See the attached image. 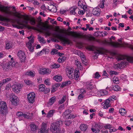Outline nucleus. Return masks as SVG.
Masks as SVG:
<instances>
[{"label":"nucleus","mask_w":133,"mask_h":133,"mask_svg":"<svg viewBox=\"0 0 133 133\" xmlns=\"http://www.w3.org/2000/svg\"><path fill=\"white\" fill-rule=\"evenodd\" d=\"M114 67V68L116 69H118V68H121V65L120 64H114L113 66Z\"/></svg>","instance_id":"43"},{"label":"nucleus","mask_w":133,"mask_h":133,"mask_svg":"<svg viewBox=\"0 0 133 133\" xmlns=\"http://www.w3.org/2000/svg\"><path fill=\"white\" fill-rule=\"evenodd\" d=\"M22 87L21 84H18L12 85V88L13 91L16 93H18L21 90Z\"/></svg>","instance_id":"10"},{"label":"nucleus","mask_w":133,"mask_h":133,"mask_svg":"<svg viewBox=\"0 0 133 133\" xmlns=\"http://www.w3.org/2000/svg\"><path fill=\"white\" fill-rule=\"evenodd\" d=\"M100 76L99 73L98 72H96L95 74L94 78H95L98 79L99 77Z\"/></svg>","instance_id":"50"},{"label":"nucleus","mask_w":133,"mask_h":133,"mask_svg":"<svg viewBox=\"0 0 133 133\" xmlns=\"http://www.w3.org/2000/svg\"><path fill=\"white\" fill-rule=\"evenodd\" d=\"M38 41L41 43H46V41L44 40V38L42 37L41 36H38Z\"/></svg>","instance_id":"30"},{"label":"nucleus","mask_w":133,"mask_h":133,"mask_svg":"<svg viewBox=\"0 0 133 133\" xmlns=\"http://www.w3.org/2000/svg\"><path fill=\"white\" fill-rule=\"evenodd\" d=\"M35 94L32 92L30 93L27 95V98L29 102L30 103H33L35 101Z\"/></svg>","instance_id":"11"},{"label":"nucleus","mask_w":133,"mask_h":133,"mask_svg":"<svg viewBox=\"0 0 133 133\" xmlns=\"http://www.w3.org/2000/svg\"><path fill=\"white\" fill-rule=\"evenodd\" d=\"M104 0H103L100 3V4H99V6L101 8H103L104 7Z\"/></svg>","instance_id":"46"},{"label":"nucleus","mask_w":133,"mask_h":133,"mask_svg":"<svg viewBox=\"0 0 133 133\" xmlns=\"http://www.w3.org/2000/svg\"><path fill=\"white\" fill-rule=\"evenodd\" d=\"M95 128L97 130V132H99L100 131V129L102 128V126L100 124H96L95 126Z\"/></svg>","instance_id":"26"},{"label":"nucleus","mask_w":133,"mask_h":133,"mask_svg":"<svg viewBox=\"0 0 133 133\" xmlns=\"http://www.w3.org/2000/svg\"><path fill=\"white\" fill-rule=\"evenodd\" d=\"M111 127V125L110 124H108L107 125H106L104 126V128L105 129H110Z\"/></svg>","instance_id":"62"},{"label":"nucleus","mask_w":133,"mask_h":133,"mask_svg":"<svg viewBox=\"0 0 133 133\" xmlns=\"http://www.w3.org/2000/svg\"><path fill=\"white\" fill-rule=\"evenodd\" d=\"M109 132H115L116 131V130L113 127H110V128L109 129Z\"/></svg>","instance_id":"58"},{"label":"nucleus","mask_w":133,"mask_h":133,"mask_svg":"<svg viewBox=\"0 0 133 133\" xmlns=\"http://www.w3.org/2000/svg\"><path fill=\"white\" fill-rule=\"evenodd\" d=\"M16 21L17 22V23L19 25L23 26L27 28L28 29H32L33 30H36V28L34 27L30 26L29 25L24 24L23 23H20L19 19H17Z\"/></svg>","instance_id":"13"},{"label":"nucleus","mask_w":133,"mask_h":133,"mask_svg":"<svg viewBox=\"0 0 133 133\" xmlns=\"http://www.w3.org/2000/svg\"><path fill=\"white\" fill-rule=\"evenodd\" d=\"M66 100V96H64L62 98L61 100H59V102L60 104H62Z\"/></svg>","instance_id":"41"},{"label":"nucleus","mask_w":133,"mask_h":133,"mask_svg":"<svg viewBox=\"0 0 133 133\" xmlns=\"http://www.w3.org/2000/svg\"><path fill=\"white\" fill-rule=\"evenodd\" d=\"M116 59L118 61L123 60L120 63L121 67L127 65L128 63V61L131 63H133V57H129L127 58L124 56L119 55L117 57Z\"/></svg>","instance_id":"2"},{"label":"nucleus","mask_w":133,"mask_h":133,"mask_svg":"<svg viewBox=\"0 0 133 133\" xmlns=\"http://www.w3.org/2000/svg\"><path fill=\"white\" fill-rule=\"evenodd\" d=\"M112 88L115 91H118L120 90L119 87L117 85H115L113 86Z\"/></svg>","instance_id":"38"},{"label":"nucleus","mask_w":133,"mask_h":133,"mask_svg":"<svg viewBox=\"0 0 133 133\" xmlns=\"http://www.w3.org/2000/svg\"><path fill=\"white\" fill-rule=\"evenodd\" d=\"M26 74L32 77H34L35 76L34 73L31 71L26 72Z\"/></svg>","instance_id":"45"},{"label":"nucleus","mask_w":133,"mask_h":133,"mask_svg":"<svg viewBox=\"0 0 133 133\" xmlns=\"http://www.w3.org/2000/svg\"><path fill=\"white\" fill-rule=\"evenodd\" d=\"M83 2L82 1L79 0L78 2V5L80 8H82V6H83Z\"/></svg>","instance_id":"49"},{"label":"nucleus","mask_w":133,"mask_h":133,"mask_svg":"<svg viewBox=\"0 0 133 133\" xmlns=\"http://www.w3.org/2000/svg\"><path fill=\"white\" fill-rule=\"evenodd\" d=\"M100 11L101 10L99 8H94L92 10V14L93 15L97 16L100 15Z\"/></svg>","instance_id":"16"},{"label":"nucleus","mask_w":133,"mask_h":133,"mask_svg":"<svg viewBox=\"0 0 133 133\" xmlns=\"http://www.w3.org/2000/svg\"><path fill=\"white\" fill-rule=\"evenodd\" d=\"M74 69L70 68H68L66 70L67 75L70 79L73 78V76L71 74L73 73Z\"/></svg>","instance_id":"15"},{"label":"nucleus","mask_w":133,"mask_h":133,"mask_svg":"<svg viewBox=\"0 0 133 133\" xmlns=\"http://www.w3.org/2000/svg\"><path fill=\"white\" fill-rule=\"evenodd\" d=\"M49 79H45L44 81L45 84L47 85H50V83L49 82Z\"/></svg>","instance_id":"57"},{"label":"nucleus","mask_w":133,"mask_h":133,"mask_svg":"<svg viewBox=\"0 0 133 133\" xmlns=\"http://www.w3.org/2000/svg\"><path fill=\"white\" fill-rule=\"evenodd\" d=\"M115 40V37L112 36L110 38V42L105 41V43L106 44L111 45L114 47H120L121 45V44L118 42H114L112 41V39Z\"/></svg>","instance_id":"7"},{"label":"nucleus","mask_w":133,"mask_h":133,"mask_svg":"<svg viewBox=\"0 0 133 133\" xmlns=\"http://www.w3.org/2000/svg\"><path fill=\"white\" fill-rule=\"evenodd\" d=\"M113 82L116 84H117L119 83L118 78L116 77H114L113 78Z\"/></svg>","instance_id":"42"},{"label":"nucleus","mask_w":133,"mask_h":133,"mask_svg":"<svg viewBox=\"0 0 133 133\" xmlns=\"http://www.w3.org/2000/svg\"><path fill=\"white\" fill-rule=\"evenodd\" d=\"M56 97L55 96L49 99V103L48 104V106L52 105L56 101Z\"/></svg>","instance_id":"23"},{"label":"nucleus","mask_w":133,"mask_h":133,"mask_svg":"<svg viewBox=\"0 0 133 133\" xmlns=\"http://www.w3.org/2000/svg\"><path fill=\"white\" fill-rule=\"evenodd\" d=\"M11 79L9 77L3 80L2 82L3 84L4 83H6L7 82L11 81Z\"/></svg>","instance_id":"37"},{"label":"nucleus","mask_w":133,"mask_h":133,"mask_svg":"<svg viewBox=\"0 0 133 133\" xmlns=\"http://www.w3.org/2000/svg\"><path fill=\"white\" fill-rule=\"evenodd\" d=\"M23 16L24 20L22 21V22L26 24H27L28 23L30 18L28 16V15H23Z\"/></svg>","instance_id":"22"},{"label":"nucleus","mask_w":133,"mask_h":133,"mask_svg":"<svg viewBox=\"0 0 133 133\" xmlns=\"http://www.w3.org/2000/svg\"><path fill=\"white\" fill-rule=\"evenodd\" d=\"M109 98V99H110V101H112L113 99L116 100L117 99V97L116 96L113 95L110 97Z\"/></svg>","instance_id":"51"},{"label":"nucleus","mask_w":133,"mask_h":133,"mask_svg":"<svg viewBox=\"0 0 133 133\" xmlns=\"http://www.w3.org/2000/svg\"><path fill=\"white\" fill-rule=\"evenodd\" d=\"M15 63L14 61H12L2 65V68L4 71H8L11 68L15 66Z\"/></svg>","instance_id":"6"},{"label":"nucleus","mask_w":133,"mask_h":133,"mask_svg":"<svg viewBox=\"0 0 133 133\" xmlns=\"http://www.w3.org/2000/svg\"><path fill=\"white\" fill-rule=\"evenodd\" d=\"M66 58L64 56H61L58 60V61L59 62H64L66 59Z\"/></svg>","instance_id":"33"},{"label":"nucleus","mask_w":133,"mask_h":133,"mask_svg":"<svg viewBox=\"0 0 133 133\" xmlns=\"http://www.w3.org/2000/svg\"><path fill=\"white\" fill-rule=\"evenodd\" d=\"M53 79L57 82H60L61 81L62 78L61 76L57 75L54 77Z\"/></svg>","instance_id":"25"},{"label":"nucleus","mask_w":133,"mask_h":133,"mask_svg":"<svg viewBox=\"0 0 133 133\" xmlns=\"http://www.w3.org/2000/svg\"><path fill=\"white\" fill-rule=\"evenodd\" d=\"M109 73L110 75H112L113 74L117 75L118 74V73L117 72L114 71H111Z\"/></svg>","instance_id":"47"},{"label":"nucleus","mask_w":133,"mask_h":133,"mask_svg":"<svg viewBox=\"0 0 133 133\" xmlns=\"http://www.w3.org/2000/svg\"><path fill=\"white\" fill-rule=\"evenodd\" d=\"M57 50L56 49H53L51 51V53L53 54H56V53H57Z\"/></svg>","instance_id":"59"},{"label":"nucleus","mask_w":133,"mask_h":133,"mask_svg":"<svg viewBox=\"0 0 133 133\" xmlns=\"http://www.w3.org/2000/svg\"><path fill=\"white\" fill-rule=\"evenodd\" d=\"M101 53V52L99 50H97L94 52V54L96 55L95 56L97 57L99 54H100Z\"/></svg>","instance_id":"52"},{"label":"nucleus","mask_w":133,"mask_h":133,"mask_svg":"<svg viewBox=\"0 0 133 133\" xmlns=\"http://www.w3.org/2000/svg\"><path fill=\"white\" fill-rule=\"evenodd\" d=\"M85 11L84 10H81L78 11V13L79 15H83L85 13Z\"/></svg>","instance_id":"60"},{"label":"nucleus","mask_w":133,"mask_h":133,"mask_svg":"<svg viewBox=\"0 0 133 133\" xmlns=\"http://www.w3.org/2000/svg\"><path fill=\"white\" fill-rule=\"evenodd\" d=\"M87 87L88 89H91L94 88L92 83L88 82L87 83Z\"/></svg>","instance_id":"29"},{"label":"nucleus","mask_w":133,"mask_h":133,"mask_svg":"<svg viewBox=\"0 0 133 133\" xmlns=\"http://www.w3.org/2000/svg\"><path fill=\"white\" fill-rule=\"evenodd\" d=\"M29 114H30L29 113H27V114H23V117H24L25 118H27V119H31L32 117L29 116Z\"/></svg>","instance_id":"39"},{"label":"nucleus","mask_w":133,"mask_h":133,"mask_svg":"<svg viewBox=\"0 0 133 133\" xmlns=\"http://www.w3.org/2000/svg\"><path fill=\"white\" fill-rule=\"evenodd\" d=\"M70 110H69L68 109L65 111L64 112V114L65 115H68L70 114Z\"/></svg>","instance_id":"56"},{"label":"nucleus","mask_w":133,"mask_h":133,"mask_svg":"<svg viewBox=\"0 0 133 133\" xmlns=\"http://www.w3.org/2000/svg\"><path fill=\"white\" fill-rule=\"evenodd\" d=\"M119 112L121 115L123 116L125 115L127 112L125 109L123 108H122L119 109Z\"/></svg>","instance_id":"32"},{"label":"nucleus","mask_w":133,"mask_h":133,"mask_svg":"<svg viewBox=\"0 0 133 133\" xmlns=\"http://www.w3.org/2000/svg\"><path fill=\"white\" fill-rule=\"evenodd\" d=\"M60 66L59 64L56 63H55L51 65V68L52 69L57 68H59Z\"/></svg>","instance_id":"40"},{"label":"nucleus","mask_w":133,"mask_h":133,"mask_svg":"<svg viewBox=\"0 0 133 133\" xmlns=\"http://www.w3.org/2000/svg\"><path fill=\"white\" fill-rule=\"evenodd\" d=\"M57 88L55 87V86L54 85L52 87V88L51 90L52 92H54L56 91V89Z\"/></svg>","instance_id":"61"},{"label":"nucleus","mask_w":133,"mask_h":133,"mask_svg":"<svg viewBox=\"0 0 133 133\" xmlns=\"http://www.w3.org/2000/svg\"><path fill=\"white\" fill-rule=\"evenodd\" d=\"M29 21V23L32 25H34L36 24L35 20L34 18H30Z\"/></svg>","instance_id":"34"},{"label":"nucleus","mask_w":133,"mask_h":133,"mask_svg":"<svg viewBox=\"0 0 133 133\" xmlns=\"http://www.w3.org/2000/svg\"><path fill=\"white\" fill-rule=\"evenodd\" d=\"M45 88V85L43 84L39 85V91L41 92H43Z\"/></svg>","instance_id":"31"},{"label":"nucleus","mask_w":133,"mask_h":133,"mask_svg":"<svg viewBox=\"0 0 133 133\" xmlns=\"http://www.w3.org/2000/svg\"><path fill=\"white\" fill-rule=\"evenodd\" d=\"M80 57L81 59L82 60H85V56L83 55V53H81Z\"/></svg>","instance_id":"53"},{"label":"nucleus","mask_w":133,"mask_h":133,"mask_svg":"<svg viewBox=\"0 0 133 133\" xmlns=\"http://www.w3.org/2000/svg\"><path fill=\"white\" fill-rule=\"evenodd\" d=\"M28 38L29 39V42L26 44L28 48L29 51H33L34 50V46L32 45L34 42V39L31 36L28 37Z\"/></svg>","instance_id":"8"},{"label":"nucleus","mask_w":133,"mask_h":133,"mask_svg":"<svg viewBox=\"0 0 133 133\" xmlns=\"http://www.w3.org/2000/svg\"><path fill=\"white\" fill-rule=\"evenodd\" d=\"M50 6L52 8L51 9L49 10L50 11L54 12H56V8L55 6L53 5H51Z\"/></svg>","instance_id":"35"},{"label":"nucleus","mask_w":133,"mask_h":133,"mask_svg":"<svg viewBox=\"0 0 133 133\" xmlns=\"http://www.w3.org/2000/svg\"><path fill=\"white\" fill-rule=\"evenodd\" d=\"M12 47L11 44L9 43H8L6 44V49H8Z\"/></svg>","instance_id":"48"},{"label":"nucleus","mask_w":133,"mask_h":133,"mask_svg":"<svg viewBox=\"0 0 133 133\" xmlns=\"http://www.w3.org/2000/svg\"><path fill=\"white\" fill-rule=\"evenodd\" d=\"M77 7L75 6H74L71 8L69 9V10H70V12L71 14L75 15L76 14L75 11L77 8Z\"/></svg>","instance_id":"24"},{"label":"nucleus","mask_w":133,"mask_h":133,"mask_svg":"<svg viewBox=\"0 0 133 133\" xmlns=\"http://www.w3.org/2000/svg\"><path fill=\"white\" fill-rule=\"evenodd\" d=\"M37 26L39 29V30H43L45 31V33L51 34V33L48 29V27L44 25H42L39 24L37 25Z\"/></svg>","instance_id":"9"},{"label":"nucleus","mask_w":133,"mask_h":133,"mask_svg":"<svg viewBox=\"0 0 133 133\" xmlns=\"http://www.w3.org/2000/svg\"><path fill=\"white\" fill-rule=\"evenodd\" d=\"M46 124L45 123H43L41 128L38 131L39 133H47V131H46Z\"/></svg>","instance_id":"17"},{"label":"nucleus","mask_w":133,"mask_h":133,"mask_svg":"<svg viewBox=\"0 0 133 133\" xmlns=\"http://www.w3.org/2000/svg\"><path fill=\"white\" fill-rule=\"evenodd\" d=\"M17 55L21 62H25L26 57L23 51L21 50L19 51L17 54Z\"/></svg>","instance_id":"12"},{"label":"nucleus","mask_w":133,"mask_h":133,"mask_svg":"<svg viewBox=\"0 0 133 133\" xmlns=\"http://www.w3.org/2000/svg\"><path fill=\"white\" fill-rule=\"evenodd\" d=\"M70 81H66L65 82H63L61 85V87H63L66 85H68L70 84Z\"/></svg>","instance_id":"36"},{"label":"nucleus","mask_w":133,"mask_h":133,"mask_svg":"<svg viewBox=\"0 0 133 133\" xmlns=\"http://www.w3.org/2000/svg\"><path fill=\"white\" fill-rule=\"evenodd\" d=\"M101 95H106L108 94V92L106 90H103L101 91Z\"/></svg>","instance_id":"44"},{"label":"nucleus","mask_w":133,"mask_h":133,"mask_svg":"<svg viewBox=\"0 0 133 133\" xmlns=\"http://www.w3.org/2000/svg\"><path fill=\"white\" fill-rule=\"evenodd\" d=\"M52 35L55 37L59 39L63 44L67 43L69 44L70 43V41L66 38H63V35L60 34L55 32L53 33Z\"/></svg>","instance_id":"4"},{"label":"nucleus","mask_w":133,"mask_h":133,"mask_svg":"<svg viewBox=\"0 0 133 133\" xmlns=\"http://www.w3.org/2000/svg\"><path fill=\"white\" fill-rule=\"evenodd\" d=\"M80 73L79 71L76 70H75L74 74L73 75V78H74L76 80H78V78L79 77Z\"/></svg>","instance_id":"20"},{"label":"nucleus","mask_w":133,"mask_h":133,"mask_svg":"<svg viewBox=\"0 0 133 133\" xmlns=\"http://www.w3.org/2000/svg\"><path fill=\"white\" fill-rule=\"evenodd\" d=\"M23 113L21 112H17V115L19 117H23Z\"/></svg>","instance_id":"55"},{"label":"nucleus","mask_w":133,"mask_h":133,"mask_svg":"<svg viewBox=\"0 0 133 133\" xmlns=\"http://www.w3.org/2000/svg\"><path fill=\"white\" fill-rule=\"evenodd\" d=\"M7 109V106L6 103L4 101H2L0 103V111H3V110H5Z\"/></svg>","instance_id":"14"},{"label":"nucleus","mask_w":133,"mask_h":133,"mask_svg":"<svg viewBox=\"0 0 133 133\" xmlns=\"http://www.w3.org/2000/svg\"><path fill=\"white\" fill-rule=\"evenodd\" d=\"M50 91V89L49 88H45L44 90L43 91V92L45 94L48 93Z\"/></svg>","instance_id":"54"},{"label":"nucleus","mask_w":133,"mask_h":133,"mask_svg":"<svg viewBox=\"0 0 133 133\" xmlns=\"http://www.w3.org/2000/svg\"><path fill=\"white\" fill-rule=\"evenodd\" d=\"M110 99H109V98L105 100L103 107V108L104 109H107L109 107H110L111 104L110 103Z\"/></svg>","instance_id":"19"},{"label":"nucleus","mask_w":133,"mask_h":133,"mask_svg":"<svg viewBox=\"0 0 133 133\" xmlns=\"http://www.w3.org/2000/svg\"><path fill=\"white\" fill-rule=\"evenodd\" d=\"M55 112V110H50L48 113L46 117L48 118L52 117Z\"/></svg>","instance_id":"27"},{"label":"nucleus","mask_w":133,"mask_h":133,"mask_svg":"<svg viewBox=\"0 0 133 133\" xmlns=\"http://www.w3.org/2000/svg\"><path fill=\"white\" fill-rule=\"evenodd\" d=\"M103 75L106 76L107 77H108V74H107L106 71L105 70L103 71Z\"/></svg>","instance_id":"63"},{"label":"nucleus","mask_w":133,"mask_h":133,"mask_svg":"<svg viewBox=\"0 0 133 133\" xmlns=\"http://www.w3.org/2000/svg\"><path fill=\"white\" fill-rule=\"evenodd\" d=\"M10 7L8 6H5L0 4V10L8 15V17L13 15L14 16L19 19H20L21 18L20 16V14L17 11L15 12H12L10 10Z\"/></svg>","instance_id":"1"},{"label":"nucleus","mask_w":133,"mask_h":133,"mask_svg":"<svg viewBox=\"0 0 133 133\" xmlns=\"http://www.w3.org/2000/svg\"><path fill=\"white\" fill-rule=\"evenodd\" d=\"M9 96L10 100L12 104L15 106H16L19 102L18 97L12 93L9 95Z\"/></svg>","instance_id":"5"},{"label":"nucleus","mask_w":133,"mask_h":133,"mask_svg":"<svg viewBox=\"0 0 133 133\" xmlns=\"http://www.w3.org/2000/svg\"><path fill=\"white\" fill-rule=\"evenodd\" d=\"M12 26L14 28H17L18 29H19L21 28L20 26H18L16 24H13Z\"/></svg>","instance_id":"64"},{"label":"nucleus","mask_w":133,"mask_h":133,"mask_svg":"<svg viewBox=\"0 0 133 133\" xmlns=\"http://www.w3.org/2000/svg\"><path fill=\"white\" fill-rule=\"evenodd\" d=\"M50 72V71H49V69L43 68L41 69L39 73L41 74L44 75L45 74H49Z\"/></svg>","instance_id":"18"},{"label":"nucleus","mask_w":133,"mask_h":133,"mask_svg":"<svg viewBox=\"0 0 133 133\" xmlns=\"http://www.w3.org/2000/svg\"><path fill=\"white\" fill-rule=\"evenodd\" d=\"M62 124V121H57L56 122L53 123L51 125L50 130L53 133H60L61 130L60 126Z\"/></svg>","instance_id":"3"},{"label":"nucleus","mask_w":133,"mask_h":133,"mask_svg":"<svg viewBox=\"0 0 133 133\" xmlns=\"http://www.w3.org/2000/svg\"><path fill=\"white\" fill-rule=\"evenodd\" d=\"M80 128L82 131H85L87 130L88 128V126L86 124H82L80 125Z\"/></svg>","instance_id":"28"},{"label":"nucleus","mask_w":133,"mask_h":133,"mask_svg":"<svg viewBox=\"0 0 133 133\" xmlns=\"http://www.w3.org/2000/svg\"><path fill=\"white\" fill-rule=\"evenodd\" d=\"M30 125L31 130L33 132H36L38 128V127L34 123L31 124Z\"/></svg>","instance_id":"21"}]
</instances>
